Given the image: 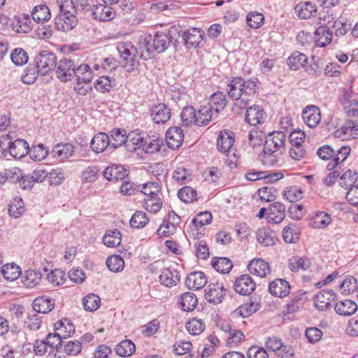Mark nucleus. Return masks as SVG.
<instances>
[{"label":"nucleus","instance_id":"nucleus-1","mask_svg":"<svg viewBox=\"0 0 358 358\" xmlns=\"http://www.w3.org/2000/svg\"><path fill=\"white\" fill-rule=\"evenodd\" d=\"M258 79L256 78L245 80L241 76L231 77L227 84V92L232 100L240 101L233 106V110L236 108L241 110L248 106L246 99L241 98L242 95L253 96L258 92Z\"/></svg>","mask_w":358,"mask_h":358},{"label":"nucleus","instance_id":"nucleus-2","mask_svg":"<svg viewBox=\"0 0 358 358\" xmlns=\"http://www.w3.org/2000/svg\"><path fill=\"white\" fill-rule=\"evenodd\" d=\"M59 13L55 18L57 29L64 32L75 28L78 24L77 9L72 0H57Z\"/></svg>","mask_w":358,"mask_h":358},{"label":"nucleus","instance_id":"nucleus-3","mask_svg":"<svg viewBox=\"0 0 358 358\" xmlns=\"http://www.w3.org/2000/svg\"><path fill=\"white\" fill-rule=\"evenodd\" d=\"M117 50L122 58V64L127 71L137 69L139 62L137 59L138 50L131 43L120 42L117 44Z\"/></svg>","mask_w":358,"mask_h":358},{"label":"nucleus","instance_id":"nucleus-4","mask_svg":"<svg viewBox=\"0 0 358 358\" xmlns=\"http://www.w3.org/2000/svg\"><path fill=\"white\" fill-rule=\"evenodd\" d=\"M180 27L172 26L167 33L157 32L152 38V43L155 52L162 53L168 49L176 38L180 36Z\"/></svg>","mask_w":358,"mask_h":358},{"label":"nucleus","instance_id":"nucleus-5","mask_svg":"<svg viewBox=\"0 0 358 358\" xmlns=\"http://www.w3.org/2000/svg\"><path fill=\"white\" fill-rule=\"evenodd\" d=\"M76 64L70 58H62L57 62L55 68L57 78L63 83L71 80L75 74Z\"/></svg>","mask_w":358,"mask_h":358},{"label":"nucleus","instance_id":"nucleus-6","mask_svg":"<svg viewBox=\"0 0 358 358\" xmlns=\"http://www.w3.org/2000/svg\"><path fill=\"white\" fill-rule=\"evenodd\" d=\"M57 62L56 55L47 50L41 52L34 59V64L38 68L41 75H45L55 69Z\"/></svg>","mask_w":358,"mask_h":358},{"label":"nucleus","instance_id":"nucleus-7","mask_svg":"<svg viewBox=\"0 0 358 358\" xmlns=\"http://www.w3.org/2000/svg\"><path fill=\"white\" fill-rule=\"evenodd\" d=\"M150 115L155 124H163L171 118V108L163 103L155 104L150 109Z\"/></svg>","mask_w":358,"mask_h":358},{"label":"nucleus","instance_id":"nucleus-8","mask_svg":"<svg viewBox=\"0 0 358 358\" xmlns=\"http://www.w3.org/2000/svg\"><path fill=\"white\" fill-rule=\"evenodd\" d=\"M182 42L188 48H197L203 40L204 32L200 29L191 28L182 31L180 29Z\"/></svg>","mask_w":358,"mask_h":358},{"label":"nucleus","instance_id":"nucleus-9","mask_svg":"<svg viewBox=\"0 0 358 358\" xmlns=\"http://www.w3.org/2000/svg\"><path fill=\"white\" fill-rule=\"evenodd\" d=\"M336 294L331 289H322L315 296V306L321 311L327 310L333 307L336 299Z\"/></svg>","mask_w":358,"mask_h":358},{"label":"nucleus","instance_id":"nucleus-10","mask_svg":"<svg viewBox=\"0 0 358 358\" xmlns=\"http://www.w3.org/2000/svg\"><path fill=\"white\" fill-rule=\"evenodd\" d=\"M235 141V134L229 130H223L220 132L217 138V148L219 152L226 153L229 157V153L233 150Z\"/></svg>","mask_w":358,"mask_h":358},{"label":"nucleus","instance_id":"nucleus-11","mask_svg":"<svg viewBox=\"0 0 358 358\" xmlns=\"http://www.w3.org/2000/svg\"><path fill=\"white\" fill-rule=\"evenodd\" d=\"M286 141V135L282 131H273L266 136L264 147H266L268 151L273 150L274 151L282 152L284 149Z\"/></svg>","mask_w":358,"mask_h":358},{"label":"nucleus","instance_id":"nucleus-12","mask_svg":"<svg viewBox=\"0 0 358 358\" xmlns=\"http://www.w3.org/2000/svg\"><path fill=\"white\" fill-rule=\"evenodd\" d=\"M256 287V283L249 275H242L234 282L235 291L242 295H250Z\"/></svg>","mask_w":358,"mask_h":358},{"label":"nucleus","instance_id":"nucleus-13","mask_svg":"<svg viewBox=\"0 0 358 358\" xmlns=\"http://www.w3.org/2000/svg\"><path fill=\"white\" fill-rule=\"evenodd\" d=\"M291 286L285 279L276 278L268 284V292L275 297L284 298L290 293Z\"/></svg>","mask_w":358,"mask_h":358},{"label":"nucleus","instance_id":"nucleus-14","mask_svg":"<svg viewBox=\"0 0 358 358\" xmlns=\"http://www.w3.org/2000/svg\"><path fill=\"white\" fill-rule=\"evenodd\" d=\"M245 121L252 126H257L264 123L266 115L262 108L258 105L246 106Z\"/></svg>","mask_w":358,"mask_h":358},{"label":"nucleus","instance_id":"nucleus-15","mask_svg":"<svg viewBox=\"0 0 358 358\" xmlns=\"http://www.w3.org/2000/svg\"><path fill=\"white\" fill-rule=\"evenodd\" d=\"M225 294L226 290L222 284L210 283L206 289L205 298L208 302L217 304L222 302Z\"/></svg>","mask_w":358,"mask_h":358},{"label":"nucleus","instance_id":"nucleus-16","mask_svg":"<svg viewBox=\"0 0 358 358\" xmlns=\"http://www.w3.org/2000/svg\"><path fill=\"white\" fill-rule=\"evenodd\" d=\"M304 122L310 127H316L321 120V113L319 107L315 105L306 106L302 111Z\"/></svg>","mask_w":358,"mask_h":358},{"label":"nucleus","instance_id":"nucleus-17","mask_svg":"<svg viewBox=\"0 0 358 358\" xmlns=\"http://www.w3.org/2000/svg\"><path fill=\"white\" fill-rule=\"evenodd\" d=\"M332 15V14H331V16L329 15L327 20L328 24L332 23L331 25L329 27V29H331L330 31H332V34L334 33L336 36H344L349 30L351 29V23L343 17H338L334 20L335 17Z\"/></svg>","mask_w":358,"mask_h":358},{"label":"nucleus","instance_id":"nucleus-18","mask_svg":"<svg viewBox=\"0 0 358 358\" xmlns=\"http://www.w3.org/2000/svg\"><path fill=\"white\" fill-rule=\"evenodd\" d=\"M248 269L250 273L260 278H265L271 272L268 263L260 258L252 259L248 265Z\"/></svg>","mask_w":358,"mask_h":358},{"label":"nucleus","instance_id":"nucleus-19","mask_svg":"<svg viewBox=\"0 0 358 358\" xmlns=\"http://www.w3.org/2000/svg\"><path fill=\"white\" fill-rule=\"evenodd\" d=\"M115 12L110 6L106 4L94 5L92 9V17L99 21L107 22L113 20Z\"/></svg>","mask_w":358,"mask_h":358},{"label":"nucleus","instance_id":"nucleus-20","mask_svg":"<svg viewBox=\"0 0 358 358\" xmlns=\"http://www.w3.org/2000/svg\"><path fill=\"white\" fill-rule=\"evenodd\" d=\"M331 215L324 211H315L310 217L309 225L317 229H323L331 222Z\"/></svg>","mask_w":358,"mask_h":358},{"label":"nucleus","instance_id":"nucleus-21","mask_svg":"<svg viewBox=\"0 0 358 358\" xmlns=\"http://www.w3.org/2000/svg\"><path fill=\"white\" fill-rule=\"evenodd\" d=\"M285 217V206L280 202H275L269 206L266 219L268 222L278 224Z\"/></svg>","mask_w":358,"mask_h":358},{"label":"nucleus","instance_id":"nucleus-22","mask_svg":"<svg viewBox=\"0 0 358 358\" xmlns=\"http://www.w3.org/2000/svg\"><path fill=\"white\" fill-rule=\"evenodd\" d=\"M184 139L183 131L180 127L169 128L166 134V140L169 148L174 150L182 145Z\"/></svg>","mask_w":358,"mask_h":358},{"label":"nucleus","instance_id":"nucleus-23","mask_svg":"<svg viewBox=\"0 0 358 358\" xmlns=\"http://www.w3.org/2000/svg\"><path fill=\"white\" fill-rule=\"evenodd\" d=\"M138 57L144 60H148L154 57L155 50L152 43V36H148L140 40L136 47Z\"/></svg>","mask_w":358,"mask_h":358},{"label":"nucleus","instance_id":"nucleus-24","mask_svg":"<svg viewBox=\"0 0 358 358\" xmlns=\"http://www.w3.org/2000/svg\"><path fill=\"white\" fill-rule=\"evenodd\" d=\"M185 283L189 289H200L206 285L207 278L201 271L192 272L187 275Z\"/></svg>","mask_w":358,"mask_h":358},{"label":"nucleus","instance_id":"nucleus-25","mask_svg":"<svg viewBox=\"0 0 358 358\" xmlns=\"http://www.w3.org/2000/svg\"><path fill=\"white\" fill-rule=\"evenodd\" d=\"M9 153L14 157L20 159L28 154L29 144L24 139H17L14 141L8 143Z\"/></svg>","mask_w":358,"mask_h":358},{"label":"nucleus","instance_id":"nucleus-26","mask_svg":"<svg viewBox=\"0 0 358 358\" xmlns=\"http://www.w3.org/2000/svg\"><path fill=\"white\" fill-rule=\"evenodd\" d=\"M74 152V146L71 143H59L52 150L53 157L59 161H64L72 157Z\"/></svg>","mask_w":358,"mask_h":358},{"label":"nucleus","instance_id":"nucleus-27","mask_svg":"<svg viewBox=\"0 0 358 358\" xmlns=\"http://www.w3.org/2000/svg\"><path fill=\"white\" fill-rule=\"evenodd\" d=\"M227 105L226 94L222 92H217L211 94L209 99L208 106L216 113L222 112Z\"/></svg>","mask_w":358,"mask_h":358},{"label":"nucleus","instance_id":"nucleus-28","mask_svg":"<svg viewBox=\"0 0 358 358\" xmlns=\"http://www.w3.org/2000/svg\"><path fill=\"white\" fill-rule=\"evenodd\" d=\"M108 147L110 148L109 136L103 132L96 134L90 142V148L96 153L103 152Z\"/></svg>","mask_w":358,"mask_h":358},{"label":"nucleus","instance_id":"nucleus-29","mask_svg":"<svg viewBox=\"0 0 358 358\" xmlns=\"http://www.w3.org/2000/svg\"><path fill=\"white\" fill-rule=\"evenodd\" d=\"M336 136L343 139L358 138V122L349 121L344 126L336 131Z\"/></svg>","mask_w":358,"mask_h":358},{"label":"nucleus","instance_id":"nucleus-30","mask_svg":"<svg viewBox=\"0 0 358 358\" xmlns=\"http://www.w3.org/2000/svg\"><path fill=\"white\" fill-rule=\"evenodd\" d=\"M109 181L123 180L128 175L127 171L120 165H112L106 167L103 173Z\"/></svg>","mask_w":358,"mask_h":358},{"label":"nucleus","instance_id":"nucleus-31","mask_svg":"<svg viewBox=\"0 0 358 358\" xmlns=\"http://www.w3.org/2000/svg\"><path fill=\"white\" fill-rule=\"evenodd\" d=\"M315 45L317 47H325L332 39V31L327 25L319 27L315 31Z\"/></svg>","mask_w":358,"mask_h":358},{"label":"nucleus","instance_id":"nucleus-32","mask_svg":"<svg viewBox=\"0 0 358 358\" xmlns=\"http://www.w3.org/2000/svg\"><path fill=\"white\" fill-rule=\"evenodd\" d=\"M145 146V139L141 133L132 131L127 134L125 148L129 152H134Z\"/></svg>","mask_w":358,"mask_h":358},{"label":"nucleus","instance_id":"nucleus-33","mask_svg":"<svg viewBox=\"0 0 358 358\" xmlns=\"http://www.w3.org/2000/svg\"><path fill=\"white\" fill-rule=\"evenodd\" d=\"M160 282L166 287L176 285L180 280L179 273L175 269L164 268L159 275Z\"/></svg>","mask_w":358,"mask_h":358},{"label":"nucleus","instance_id":"nucleus-34","mask_svg":"<svg viewBox=\"0 0 358 358\" xmlns=\"http://www.w3.org/2000/svg\"><path fill=\"white\" fill-rule=\"evenodd\" d=\"M308 62V57L299 51H294L287 59V64L291 70L296 71L303 67Z\"/></svg>","mask_w":358,"mask_h":358},{"label":"nucleus","instance_id":"nucleus-35","mask_svg":"<svg viewBox=\"0 0 358 358\" xmlns=\"http://www.w3.org/2000/svg\"><path fill=\"white\" fill-rule=\"evenodd\" d=\"M282 152L274 151L273 150L266 149V147H264L263 152L259 155V159L262 163L267 166H273L278 165L280 162V155Z\"/></svg>","mask_w":358,"mask_h":358},{"label":"nucleus","instance_id":"nucleus-36","mask_svg":"<svg viewBox=\"0 0 358 358\" xmlns=\"http://www.w3.org/2000/svg\"><path fill=\"white\" fill-rule=\"evenodd\" d=\"M178 303L182 310L189 312L196 308L198 300L194 293L187 292L180 295Z\"/></svg>","mask_w":358,"mask_h":358},{"label":"nucleus","instance_id":"nucleus-37","mask_svg":"<svg viewBox=\"0 0 358 358\" xmlns=\"http://www.w3.org/2000/svg\"><path fill=\"white\" fill-rule=\"evenodd\" d=\"M55 307L54 301L45 296H38L33 301V308L36 312L48 313Z\"/></svg>","mask_w":358,"mask_h":358},{"label":"nucleus","instance_id":"nucleus-38","mask_svg":"<svg viewBox=\"0 0 358 358\" xmlns=\"http://www.w3.org/2000/svg\"><path fill=\"white\" fill-rule=\"evenodd\" d=\"M334 310L340 315L348 316L357 311V305L352 300H343L335 304Z\"/></svg>","mask_w":358,"mask_h":358},{"label":"nucleus","instance_id":"nucleus-39","mask_svg":"<svg viewBox=\"0 0 358 358\" xmlns=\"http://www.w3.org/2000/svg\"><path fill=\"white\" fill-rule=\"evenodd\" d=\"M110 148L117 149L124 145H126V131L120 129H113L110 131Z\"/></svg>","mask_w":358,"mask_h":358},{"label":"nucleus","instance_id":"nucleus-40","mask_svg":"<svg viewBox=\"0 0 358 358\" xmlns=\"http://www.w3.org/2000/svg\"><path fill=\"white\" fill-rule=\"evenodd\" d=\"M311 266L310 260L306 257L293 256L288 260V267L293 272L306 271Z\"/></svg>","mask_w":358,"mask_h":358},{"label":"nucleus","instance_id":"nucleus-41","mask_svg":"<svg viewBox=\"0 0 358 358\" xmlns=\"http://www.w3.org/2000/svg\"><path fill=\"white\" fill-rule=\"evenodd\" d=\"M78 83H89L92 78L93 73L88 64H82L75 66V74Z\"/></svg>","mask_w":358,"mask_h":358},{"label":"nucleus","instance_id":"nucleus-42","mask_svg":"<svg viewBox=\"0 0 358 358\" xmlns=\"http://www.w3.org/2000/svg\"><path fill=\"white\" fill-rule=\"evenodd\" d=\"M0 272L3 278L8 281H14L17 280L22 274L21 268L15 263L4 264Z\"/></svg>","mask_w":358,"mask_h":358},{"label":"nucleus","instance_id":"nucleus-43","mask_svg":"<svg viewBox=\"0 0 358 358\" xmlns=\"http://www.w3.org/2000/svg\"><path fill=\"white\" fill-rule=\"evenodd\" d=\"M54 330L57 331L62 338L70 337L75 333L74 325L67 319L57 321L55 324Z\"/></svg>","mask_w":358,"mask_h":358},{"label":"nucleus","instance_id":"nucleus-44","mask_svg":"<svg viewBox=\"0 0 358 358\" xmlns=\"http://www.w3.org/2000/svg\"><path fill=\"white\" fill-rule=\"evenodd\" d=\"M213 112L208 105L201 106L196 110V125L202 127L208 124L213 119Z\"/></svg>","mask_w":358,"mask_h":358},{"label":"nucleus","instance_id":"nucleus-45","mask_svg":"<svg viewBox=\"0 0 358 358\" xmlns=\"http://www.w3.org/2000/svg\"><path fill=\"white\" fill-rule=\"evenodd\" d=\"M295 12L301 19H308L317 13L315 6L309 1L297 4L294 8Z\"/></svg>","mask_w":358,"mask_h":358},{"label":"nucleus","instance_id":"nucleus-46","mask_svg":"<svg viewBox=\"0 0 358 358\" xmlns=\"http://www.w3.org/2000/svg\"><path fill=\"white\" fill-rule=\"evenodd\" d=\"M102 241L107 247L115 248L121 243V232L117 229L107 230Z\"/></svg>","mask_w":358,"mask_h":358},{"label":"nucleus","instance_id":"nucleus-47","mask_svg":"<svg viewBox=\"0 0 358 358\" xmlns=\"http://www.w3.org/2000/svg\"><path fill=\"white\" fill-rule=\"evenodd\" d=\"M31 17L38 23L44 22L50 19V10L45 5L36 6L31 12Z\"/></svg>","mask_w":358,"mask_h":358},{"label":"nucleus","instance_id":"nucleus-48","mask_svg":"<svg viewBox=\"0 0 358 358\" xmlns=\"http://www.w3.org/2000/svg\"><path fill=\"white\" fill-rule=\"evenodd\" d=\"M180 118L183 126L196 125V110L194 107L191 106L185 107L180 113Z\"/></svg>","mask_w":358,"mask_h":358},{"label":"nucleus","instance_id":"nucleus-49","mask_svg":"<svg viewBox=\"0 0 358 358\" xmlns=\"http://www.w3.org/2000/svg\"><path fill=\"white\" fill-rule=\"evenodd\" d=\"M135 350V344L131 341L127 339L119 343L115 348L116 354L122 357L132 355Z\"/></svg>","mask_w":358,"mask_h":358},{"label":"nucleus","instance_id":"nucleus-50","mask_svg":"<svg viewBox=\"0 0 358 358\" xmlns=\"http://www.w3.org/2000/svg\"><path fill=\"white\" fill-rule=\"evenodd\" d=\"M41 278V272L35 270H27L23 276L22 282L27 288H33L40 283Z\"/></svg>","mask_w":358,"mask_h":358},{"label":"nucleus","instance_id":"nucleus-51","mask_svg":"<svg viewBox=\"0 0 358 358\" xmlns=\"http://www.w3.org/2000/svg\"><path fill=\"white\" fill-rule=\"evenodd\" d=\"M211 265L221 273H229L233 267L231 261L227 257H215L211 261Z\"/></svg>","mask_w":358,"mask_h":358},{"label":"nucleus","instance_id":"nucleus-52","mask_svg":"<svg viewBox=\"0 0 358 358\" xmlns=\"http://www.w3.org/2000/svg\"><path fill=\"white\" fill-rule=\"evenodd\" d=\"M274 233L268 229H259L257 232V239L259 244L263 246H270L275 243Z\"/></svg>","mask_w":358,"mask_h":358},{"label":"nucleus","instance_id":"nucleus-53","mask_svg":"<svg viewBox=\"0 0 358 358\" xmlns=\"http://www.w3.org/2000/svg\"><path fill=\"white\" fill-rule=\"evenodd\" d=\"M18 33H28L32 29V24L29 15H22L16 17L14 24Z\"/></svg>","mask_w":358,"mask_h":358},{"label":"nucleus","instance_id":"nucleus-54","mask_svg":"<svg viewBox=\"0 0 358 358\" xmlns=\"http://www.w3.org/2000/svg\"><path fill=\"white\" fill-rule=\"evenodd\" d=\"M259 309V303L250 301L240 306L235 311L234 314L243 317H248L257 312Z\"/></svg>","mask_w":358,"mask_h":358},{"label":"nucleus","instance_id":"nucleus-55","mask_svg":"<svg viewBox=\"0 0 358 358\" xmlns=\"http://www.w3.org/2000/svg\"><path fill=\"white\" fill-rule=\"evenodd\" d=\"M282 238L288 243H296L299 239L296 224L290 223L283 229Z\"/></svg>","mask_w":358,"mask_h":358},{"label":"nucleus","instance_id":"nucleus-56","mask_svg":"<svg viewBox=\"0 0 358 358\" xmlns=\"http://www.w3.org/2000/svg\"><path fill=\"white\" fill-rule=\"evenodd\" d=\"M115 79L109 76H101L94 83V87L99 92H108L115 85Z\"/></svg>","mask_w":358,"mask_h":358},{"label":"nucleus","instance_id":"nucleus-57","mask_svg":"<svg viewBox=\"0 0 358 358\" xmlns=\"http://www.w3.org/2000/svg\"><path fill=\"white\" fill-rule=\"evenodd\" d=\"M282 196L289 202L294 203L303 198V192L298 186H290L283 191Z\"/></svg>","mask_w":358,"mask_h":358},{"label":"nucleus","instance_id":"nucleus-58","mask_svg":"<svg viewBox=\"0 0 358 358\" xmlns=\"http://www.w3.org/2000/svg\"><path fill=\"white\" fill-rule=\"evenodd\" d=\"M24 211V203L22 199L17 197L11 200L8 208V213L11 217L18 218L22 215Z\"/></svg>","mask_w":358,"mask_h":358},{"label":"nucleus","instance_id":"nucleus-59","mask_svg":"<svg viewBox=\"0 0 358 358\" xmlns=\"http://www.w3.org/2000/svg\"><path fill=\"white\" fill-rule=\"evenodd\" d=\"M185 327L192 335H199L205 330L206 324L201 319L194 317L186 323Z\"/></svg>","mask_w":358,"mask_h":358},{"label":"nucleus","instance_id":"nucleus-60","mask_svg":"<svg viewBox=\"0 0 358 358\" xmlns=\"http://www.w3.org/2000/svg\"><path fill=\"white\" fill-rule=\"evenodd\" d=\"M178 196L184 203H189L197 199V193L192 187L185 186L179 190Z\"/></svg>","mask_w":358,"mask_h":358},{"label":"nucleus","instance_id":"nucleus-61","mask_svg":"<svg viewBox=\"0 0 358 358\" xmlns=\"http://www.w3.org/2000/svg\"><path fill=\"white\" fill-rule=\"evenodd\" d=\"M100 305V298L94 294H90L83 299V308L87 311H95L99 308Z\"/></svg>","mask_w":358,"mask_h":358},{"label":"nucleus","instance_id":"nucleus-62","mask_svg":"<svg viewBox=\"0 0 358 358\" xmlns=\"http://www.w3.org/2000/svg\"><path fill=\"white\" fill-rule=\"evenodd\" d=\"M149 222V218L145 213L136 211L131 217L130 226L134 229H140L144 227Z\"/></svg>","mask_w":358,"mask_h":358},{"label":"nucleus","instance_id":"nucleus-63","mask_svg":"<svg viewBox=\"0 0 358 358\" xmlns=\"http://www.w3.org/2000/svg\"><path fill=\"white\" fill-rule=\"evenodd\" d=\"M48 151L43 144L33 145L29 148L28 155L30 158L34 161H41L48 155Z\"/></svg>","mask_w":358,"mask_h":358},{"label":"nucleus","instance_id":"nucleus-64","mask_svg":"<svg viewBox=\"0 0 358 358\" xmlns=\"http://www.w3.org/2000/svg\"><path fill=\"white\" fill-rule=\"evenodd\" d=\"M41 73L38 68L36 66H29L24 70V73L22 76L21 80L25 84H33L37 79L38 74Z\"/></svg>","mask_w":358,"mask_h":358}]
</instances>
